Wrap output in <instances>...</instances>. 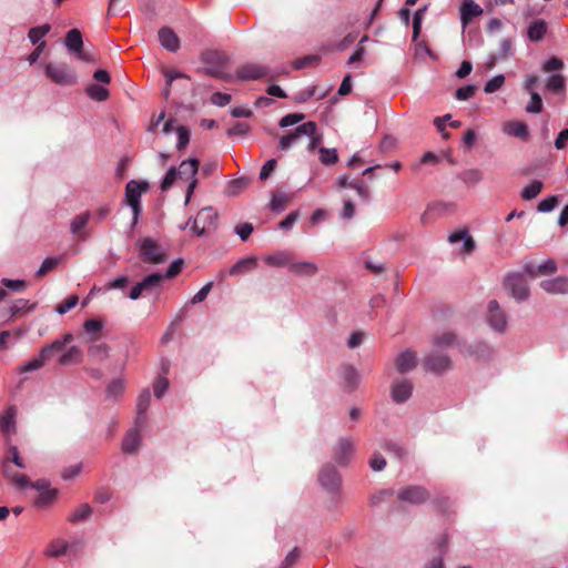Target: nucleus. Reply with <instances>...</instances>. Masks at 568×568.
<instances>
[{
  "label": "nucleus",
  "mask_w": 568,
  "mask_h": 568,
  "mask_svg": "<svg viewBox=\"0 0 568 568\" xmlns=\"http://www.w3.org/2000/svg\"><path fill=\"white\" fill-rule=\"evenodd\" d=\"M320 161L324 165H333L338 161L337 150L332 148H320Z\"/></svg>",
  "instance_id": "58836bf2"
},
{
  "label": "nucleus",
  "mask_w": 568,
  "mask_h": 568,
  "mask_svg": "<svg viewBox=\"0 0 568 568\" xmlns=\"http://www.w3.org/2000/svg\"><path fill=\"white\" fill-rule=\"evenodd\" d=\"M541 68L546 72L558 71L564 68V61L558 57H551L542 63Z\"/></svg>",
  "instance_id": "e2e57ef3"
},
{
  "label": "nucleus",
  "mask_w": 568,
  "mask_h": 568,
  "mask_svg": "<svg viewBox=\"0 0 568 568\" xmlns=\"http://www.w3.org/2000/svg\"><path fill=\"white\" fill-rule=\"evenodd\" d=\"M71 339L72 335L65 334L62 338H58L51 344L43 346L37 357L29 359L19 366V373L27 374L41 368L55 352H61L64 348L65 343L70 342Z\"/></svg>",
  "instance_id": "f257e3e1"
},
{
  "label": "nucleus",
  "mask_w": 568,
  "mask_h": 568,
  "mask_svg": "<svg viewBox=\"0 0 568 568\" xmlns=\"http://www.w3.org/2000/svg\"><path fill=\"white\" fill-rule=\"evenodd\" d=\"M448 241L452 244L463 242V252L467 253V254L471 253L476 247L475 241L470 236V234L468 233L467 230H459V231L452 233L448 236Z\"/></svg>",
  "instance_id": "412c9836"
},
{
  "label": "nucleus",
  "mask_w": 568,
  "mask_h": 568,
  "mask_svg": "<svg viewBox=\"0 0 568 568\" xmlns=\"http://www.w3.org/2000/svg\"><path fill=\"white\" fill-rule=\"evenodd\" d=\"M321 486L331 494H338L341 489V476L332 464L324 465L318 473Z\"/></svg>",
  "instance_id": "423d86ee"
},
{
  "label": "nucleus",
  "mask_w": 568,
  "mask_h": 568,
  "mask_svg": "<svg viewBox=\"0 0 568 568\" xmlns=\"http://www.w3.org/2000/svg\"><path fill=\"white\" fill-rule=\"evenodd\" d=\"M426 10H427V7L424 6L419 9H417L414 13V17H413V41H415L420 34L423 19H424Z\"/></svg>",
  "instance_id": "a19ab883"
},
{
  "label": "nucleus",
  "mask_w": 568,
  "mask_h": 568,
  "mask_svg": "<svg viewBox=\"0 0 568 568\" xmlns=\"http://www.w3.org/2000/svg\"><path fill=\"white\" fill-rule=\"evenodd\" d=\"M141 444V436L139 429L134 428L129 430L122 440V450L125 454H133L136 452Z\"/></svg>",
  "instance_id": "5701e85b"
},
{
  "label": "nucleus",
  "mask_w": 568,
  "mask_h": 568,
  "mask_svg": "<svg viewBox=\"0 0 568 568\" xmlns=\"http://www.w3.org/2000/svg\"><path fill=\"white\" fill-rule=\"evenodd\" d=\"M352 189L356 191V193L362 199V201L369 202V200H371L369 187L362 180H354Z\"/></svg>",
  "instance_id": "603ef678"
},
{
  "label": "nucleus",
  "mask_w": 568,
  "mask_h": 568,
  "mask_svg": "<svg viewBox=\"0 0 568 568\" xmlns=\"http://www.w3.org/2000/svg\"><path fill=\"white\" fill-rule=\"evenodd\" d=\"M65 47L78 53V57L82 60L89 61V57L83 51V40L82 34L78 29H71L68 31L64 39Z\"/></svg>",
  "instance_id": "2eb2a0df"
},
{
  "label": "nucleus",
  "mask_w": 568,
  "mask_h": 568,
  "mask_svg": "<svg viewBox=\"0 0 568 568\" xmlns=\"http://www.w3.org/2000/svg\"><path fill=\"white\" fill-rule=\"evenodd\" d=\"M504 133L509 136L527 141L529 138L528 125L523 121H508L503 126Z\"/></svg>",
  "instance_id": "6ab92c4d"
},
{
  "label": "nucleus",
  "mask_w": 568,
  "mask_h": 568,
  "mask_svg": "<svg viewBox=\"0 0 568 568\" xmlns=\"http://www.w3.org/2000/svg\"><path fill=\"white\" fill-rule=\"evenodd\" d=\"M424 367L427 372L439 375L452 367V359L447 354L433 351L425 356Z\"/></svg>",
  "instance_id": "1a4fd4ad"
},
{
  "label": "nucleus",
  "mask_w": 568,
  "mask_h": 568,
  "mask_svg": "<svg viewBox=\"0 0 568 568\" xmlns=\"http://www.w3.org/2000/svg\"><path fill=\"white\" fill-rule=\"evenodd\" d=\"M540 287L550 294H566L568 293V278L566 276H557L545 280L540 283Z\"/></svg>",
  "instance_id": "a211bd4d"
},
{
  "label": "nucleus",
  "mask_w": 568,
  "mask_h": 568,
  "mask_svg": "<svg viewBox=\"0 0 568 568\" xmlns=\"http://www.w3.org/2000/svg\"><path fill=\"white\" fill-rule=\"evenodd\" d=\"M58 490L54 488L48 489L45 491L39 493V496L34 500V505L38 508H44L50 506L57 498Z\"/></svg>",
  "instance_id": "c9c22d12"
},
{
  "label": "nucleus",
  "mask_w": 568,
  "mask_h": 568,
  "mask_svg": "<svg viewBox=\"0 0 568 568\" xmlns=\"http://www.w3.org/2000/svg\"><path fill=\"white\" fill-rule=\"evenodd\" d=\"M430 494L419 485H409L397 490V499L412 505H420L428 500Z\"/></svg>",
  "instance_id": "0eeeda50"
},
{
  "label": "nucleus",
  "mask_w": 568,
  "mask_h": 568,
  "mask_svg": "<svg viewBox=\"0 0 568 568\" xmlns=\"http://www.w3.org/2000/svg\"><path fill=\"white\" fill-rule=\"evenodd\" d=\"M483 12V8L474 0H463L459 9L463 28H466L474 18L481 16Z\"/></svg>",
  "instance_id": "4468645a"
},
{
  "label": "nucleus",
  "mask_w": 568,
  "mask_h": 568,
  "mask_svg": "<svg viewBox=\"0 0 568 568\" xmlns=\"http://www.w3.org/2000/svg\"><path fill=\"white\" fill-rule=\"evenodd\" d=\"M36 303H30L29 300L18 298L9 307L10 317L17 316L21 312L31 313L36 308Z\"/></svg>",
  "instance_id": "473e14b6"
},
{
  "label": "nucleus",
  "mask_w": 568,
  "mask_h": 568,
  "mask_svg": "<svg viewBox=\"0 0 568 568\" xmlns=\"http://www.w3.org/2000/svg\"><path fill=\"white\" fill-rule=\"evenodd\" d=\"M297 141H298V138H297V134L295 133V131L287 133L283 136H281L280 142H278V149L281 151H286L293 144H295Z\"/></svg>",
  "instance_id": "338daca9"
},
{
  "label": "nucleus",
  "mask_w": 568,
  "mask_h": 568,
  "mask_svg": "<svg viewBox=\"0 0 568 568\" xmlns=\"http://www.w3.org/2000/svg\"><path fill=\"white\" fill-rule=\"evenodd\" d=\"M413 394V384L408 379L394 381L390 388V397L397 404L407 402Z\"/></svg>",
  "instance_id": "ddd939ff"
},
{
  "label": "nucleus",
  "mask_w": 568,
  "mask_h": 568,
  "mask_svg": "<svg viewBox=\"0 0 568 568\" xmlns=\"http://www.w3.org/2000/svg\"><path fill=\"white\" fill-rule=\"evenodd\" d=\"M61 256H48L43 260L40 267L37 271L38 276H43L48 272L52 271L61 262Z\"/></svg>",
  "instance_id": "79ce46f5"
},
{
  "label": "nucleus",
  "mask_w": 568,
  "mask_h": 568,
  "mask_svg": "<svg viewBox=\"0 0 568 568\" xmlns=\"http://www.w3.org/2000/svg\"><path fill=\"white\" fill-rule=\"evenodd\" d=\"M176 135H178V141H176V149L178 150H184L189 142H190V131L186 126L184 125H180L176 128Z\"/></svg>",
  "instance_id": "09e8293b"
},
{
  "label": "nucleus",
  "mask_w": 568,
  "mask_h": 568,
  "mask_svg": "<svg viewBox=\"0 0 568 568\" xmlns=\"http://www.w3.org/2000/svg\"><path fill=\"white\" fill-rule=\"evenodd\" d=\"M149 184L146 182H138L131 180L125 185V203L132 211L142 210L141 192L146 191Z\"/></svg>",
  "instance_id": "9b49d317"
},
{
  "label": "nucleus",
  "mask_w": 568,
  "mask_h": 568,
  "mask_svg": "<svg viewBox=\"0 0 568 568\" xmlns=\"http://www.w3.org/2000/svg\"><path fill=\"white\" fill-rule=\"evenodd\" d=\"M183 258H176L174 260L169 267L166 268L165 273H162L163 281L165 278H173L175 277L182 270L183 266Z\"/></svg>",
  "instance_id": "bf43d9fd"
},
{
  "label": "nucleus",
  "mask_w": 568,
  "mask_h": 568,
  "mask_svg": "<svg viewBox=\"0 0 568 568\" xmlns=\"http://www.w3.org/2000/svg\"><path fill=\"white\" fill-rule=\"evenodd\" d=\"M0 429L8 434L16 432V410L13 407H9L0 417Z\"/></svg>",
  "instance_id": "7c9ffc66"
},
{
  "label": "nucleus",
  "mask_w": 568,
  "mask_h": 568,
  "mask_svg": "<svg viewBox=\"0 0 568 568\" xmlns=\"http://www.w3.org/2000/svg\"><path fill=\"white\" fill-rule=\"evenodd\" d=\"M354 452L355 447L353 442L347 437H343L333 449V458L338 465L345 466L351 462Z\"/></svg>",
  "instance_id": "f8f14e48"
},
{
  "label": "nucleus",
  "mask_w": 568,
  "mask_h": 568,
  "mask_svg": "<svg viewBox=\"0 0 568 568\" xmlns=\"http://www.w3.org/2000/svg\"><path fill=\"white\" fill-rule=\"evenodd\" d=\"M505 288L511 294V296L523 302L529 297V287L526 278L520 273H510L504 281Z\"/></svg>",
  "instance_id": "20e7f679"
},
{
  "label": "nucleus",
  "mask_w": 568,
  "mask_h": 568,
  "mask_svg": "<svg viewBox=\"0 0 568 568\" xmlns=\"http://www.w3.org/2000/svg\"><path fill=\"white\" fill-rule=\"evenodd\" d=\"M178 178V169L172 166L163 176L161 181V191L166 192L175 182Z\"/></svg>",
  "instance_id": "4d7b16f0"
},
{
  "label": "nucleus",
  "mask_w": 568,
  "mask_h": 568,
  "mask_svg": "<svg viewBox=\"0 0 568 568\" xmlns=\"http://www.w3.org/2000/svg\"><path fill=\"white\" fill-rule=\"evenodd\" d=\"M317 125L313 121L305 122L300 124L294 131L297 134L298 140L303 136H312L316 133Z\"/></svg>",
  "instance_id": "3c124183"
},
{
  "label": "nucleus",
  "mask_w": 568,
  "mask_h": 568,
  "mask_svg": "<svg viewBox=\"0 0 568 568\" xmlns=\"http://www.w3.org/2000/svg\"><path fill=\"white\" fill-rule=\"evenodd\" d=\"M302 120H304L303 113H288L280 120L278 124L281 128H288L300 123Z\"/></svg>",
  "instance_id": "680f3d73"
},
{
  "label": "nucleus",
  "mask_w": 568,
  "mask_h": 568,
  "mask_svg": "<svg viewBox=\"0 0 568 568\" xmlns=\"http://www.w3.org/2000/svg\"><path fill=\"white\" fill-rule=\"evenodd\" d=\"M91 513H92V509H91L90 505L84 504L73 511V514L69 517V520L71 523H78V521L84 520V519L89 518Z\"/></svg>",
  "instance_id": "5fc2aeb1"
},
{
  "label": "nucleus",
  "mask_w": 568,
  "mask_h": 568,
  "mask_svg": "<svg viewBox=\"0 0 568 568\" xmlns=\"http://www.w3.org/2000/svg\"><path fill=\"white\" fill-rule=\"evenodd\" d=\"M51 27L48 23L42 26L33 27L28 32V38L33 44H40L41 40L48 34Z\"/></svg>",
  "instance_id": "e433bc0d"
},
{
  "label": "nucleus",
  "mask_w": 568,
  "mask_h": 568,
  "mask_svg": "<svg viewBox=\"0 0 568 568\" xmlns=\"http://www.w3.org/2000/svg\"><path fill=\"white\" fill-rule=\"evenodd\" d=\"M486 322L493 331L500 334L506 332L507 316L496 300L488 302Z\"/></svg>",
  "instance_id": "39448f33"
},
{
  "label": "nucleus",
  "mask_w": 568,
  "mask_h": 568,
  "mask_svg": "<svg viewBox=\"0 0 568 568\" xmlns=\"http://www.w3.org/2000/svg\"><path fill=\"white\" fill-rule=\"evenodd\" d=\"M236 78L242 81H255L263 78L274 79L271 69L263 64L246 63L236 70Z\"/></svg>",
  "instance_id": "6e6552de"
},
{
  "label": "nucleus",
  "mask_w": 568,
  "mask_h": 568,
  "mask_svg": "<svg viewBox=\"0 0 568 568\" xmlns=\"http://www.w3.org/2000/svg\"><path fill=\"white\" fill-rule=\"evenodd\" d=\"M530 101L526 105V112L528 113H540L542 111V99L538 92H530Z\"/></svg>",
  "instance_id": "c03bdc74"
},
{
  "label": "nucleus",
  "mask_w": 568,
  "mask_h": 568,
  "mask_svg": "<svg viewBox=\"0 0 568 568\" xmlns=\"http://www.w3.org/2000/svg\"><path fill=\"white\" fill-rule=\"evenodd\" d=\"M341 378L345 387L353 390L358 384L359 375L354 366L346 364L341 368Z\"/></svg>",
  "instance_id": "b1692460"
},
{
  "label": "nucleus",
  "mask_w": 568,
  "mask_h": 568,
  "mask_svg": "<svg viewBox=\"0 0 568 568\" xmlns=\"http://www.w3.org/2000/svg\"><path fill=\"white\" fill-rule=\"evenodd\" d=\"M81 357V352L77 346H71L67 352H64L59 358V363L62 365H68L71 362H78Z\"/></svg>",
  "instance_id": "de8ad7c7"
},
{
  "label": "nucleus",
  "mask_w": 568,
  "mask_h": 568,
  "mask_svg": "<svg viewBox=\"0 0 568 568\" xmlns=\"http://www.w3.org/2000/svg\"><path fill=\"white\" fill-rule=\"evenodd\" d=\"M199 220L201 221L202 223V226L204 229V231L206 229H216L217 226V213L216 211L212 207V206H206V207H203L200 212H199Z\"/></svg>",
  "instance_id": "a878e982"
},
{
  "label": "nucleus",
  "mask_w": 568,
  "mask_h": 568,
  "mask_svg": "<svg viewBox=\"0 0 568 568\" xmlns=\"http://www.w3.org/2000/svg\"><path fill=\"white\" fill-rule=\"evenodd\" d=\"M464 42L470 48H479L484 43L481 32L478 28H470L464 32Z\"/></svg>",
  "instance_id": "f704fd0d"
},
{
  "label": "nucleus",
  "mask_w": 568,
  "mask_h": 568,
  "mask_svg": "<svg viewBox=\"0 0 568 568\" xmlns=\"http://www.w3.org/2000/svg\"><path fill=\"white\" fill-rule=\"evenodd\" d=\"M491 347L484 342H475L474 356L478 359H487L491 356Z\"/></svg>",
  "instance_id": "864d4df0"
},
{
  "label": "nucleus",
  "mask_w": 568,
  "mask_h": 568,
  "mask_svg": "<svg viewBox=\"0 0 568 568\" xmlns=\"http://www.w3.org/2000/svg\"><path fill=\"white\" fill-rule=\"evenodd\" d=\"M505 83V77L503 74H497L489 79L484 87V92L489 94L498 91L503 84Z\"/></svg>",
  "instance_id": "49530a36"
},
{
  "label": "nucleus",
  "mask_w": 568,
  "mask_h": 568,
  "mask_svg": "<svg viewBox=\"0 0 568 568\" xmlns=\"http://www.w3.org/2000/svg\"><path fill=\"white\" fill-rule=\"evenodd\" d=\"M476 85L467 84L459 87L455 92V98L459 101L469 100L476 92Z\"/></svg>",
  "instance_id": "6e6d98bb"
},
{
  "label": "nucleus",
  "mask_w": 568,
  "mask_h": 568,
  "mask_svg": "<svg viewBox=\"0 0 568 568\" xmlns=\"http://www.w3.org/2000/svg\"><path fill=\"white\" fill-rule=\"evenodd\" d=\"M558 205V196L557 195H550V196H547L545 199H542L538 206H537V210L538 212L540 213H549L551 212L556 206Z\"/></svg>",
  "instance_id": "8fccbe9b"
},
{
  "label": "nucleus",
  "mask_w": 568,
  "mask_h": 568,
  "mask_svg": "<svg viewBox=\"0 0 568 568\" xmlns=\"http://www.w3.org/2000/svg\"><path fill=\"white\" fill-rule=\"evenodd\" d=\"M250 184V179L248 178H245V176H242V178H239V179H235V180H232L229 185H227V193L230 195H236L239 194L242 190H244L245 187H247Z\"/></svg>",
  "instance_id": "a18cd8bd"
},
{
  "label": "nucleus",
  "mask_w": 568,
  "mask_h": 568,
  "mask_svg": "<svg viewBox=\"0 0 568 568\" xmlns=\"http://www.w3.org/2000/svg\"><path fill=\"white\" fill-rule=\"evenodd\" d=\"M199 160L195 158H191L187 160H184L181 162L179 169H178V175L181 178L183 175H190L191 181L189 182L186 194H185V204H187L191 200V196L196 187L197 179L195 178L197 171H199Z\"/></svg>",
  "instance_id": "9d476101"
},
{
  "label": "nucleus",
  "mask_w": 568,
  "mask_h": 568,
  "mask_svg": "<svg viewBox=\"0 0 568 568\" xmlns=\"http://www.w3.org/2000/svg\"><path fill=\"white\" fill-rule=\"evenodd\" d=\"M566 80L561 74H551L546 82L545 89L551 93L558 94L565 90Z\"/></svg>",
  "instance_id": "72a5a7b5"
},
{
  "label": "nucleus",
  "mask_w": 568,
  "mask_h": 568,
  "mask_svg": "<svg viewBox=\"0 0 568 568\" xmlns=\"http://www.w3.org/2000/svg\"><path fill=\"white\" fill-rule=\"evenodd\" d=\"M292 261V255L283 251L276 252L265 257V263L274 267L287 266L290 268Z\"/></svg>",
  "instance_id": "cd10ccee"
},
{
  "label": "nucleus",
  "mask_w": 568,
  "mask_h": 568,
  "mask_svg": "<svg viewBox=\"0 0 568 568\" xmlns=\"http://www.w3.org/2000/svg\"><path fill=\"white\" fill-rule=\"evenodd\" d=\"M1 284L13 292H22L27 286V282L24 280L2 278Z\"/></svg>",
  "instance_id": "69168bd1"
},
{
  "label": "nucleus",
  "mask_w": 568,
  "mask_h": 568,
  "mask_svg": "<svg viewBox=\"0 0 568 568\" xmlns=\"http://www.w3.org/2000/svg\"><path fill=\"white\" fill-rule=\"evenodd\" d=\"M124 390V382L121 378L112 379L106 386V397L108 398H118L122 395Z\"/></svg>",
  "instance_id": "4c0bfd02"
},
{
  "label": "nucleus",
  "mask_w": 568,
  "mask_h": 568,
  "mask_svg": "<svg viewBox=\"0 0 568 568\" xmlns=\"http://www.w3.org/2000/svg\"><path fill=\"white\" fill-rule=\"evenodd\" d=\"M151 402V392L149 388H144L138 397L136 410L146 412Z\"/></svg>",
  "instance_id": "052dcab7"
},
{
  "label": "nucleus",
  "mask_w": 568,
  "mask_h": 568,
  "mask_svg": "<svg viewBox=\"0 0 568 568\" xmlns=\"http://www.w3.org/2000/svg\"><path fill=\"white\" fill-rule=\"evenodd\" d=\"M544 183L540 180H531L526 186L520 191V196L525 201H531L538 196V194L542 191Z\"/></svg>",
  "instance_id": "c756f323"
},
{
  "label": "nucleus",
  "mask_w": 568,
  "mask_h": 568,
  "mask_svg": "<svg viewBox=\"0 0 568 568\" xmlns=\"http://www.w3.org/2000/svg\"><path fill=\"white\" fill-rule=\"evenodd\" d=\"M459 180H462L467 186H475L479 182L483 181L484 174L479 169H467L458 174Z\"/></svg>",
  "instance_id": "c85d7f7f"
},
{
  "label": "nucleus",
  "mask_w": 568,
  "mask_h": 568,
  "mask_svg": "<svg viewBox=\"0 0 568 568\" xmlns=\"http://www.w3.org/2000/svg\"><path fill=\"white\" fill-rule=\"evenodd\" d=\"M455 342H456V335L452 332H445L440 335H437L434 338V345H436V346L453 345Z\"/></svg>",
  "instance_id": "774afa93"
},
{
  "label": "nucleus",
  "mask_w": 568,
  "mask_h": 568,
  "mask_svg": "<svg viewBox=\"0 0 568 568\" xmlns=\"http://www.w3.org/2000/svg\"><path fill=\"white\" fill-rule=\"evenodd\" d=\"M67 542H51L45 550V555L55 558L64 555L67 552Z\"/></svg>",
  "instance_id": "13d9d810"
},
{
  "label": "nucleus",
  "mask_w": 568,
  "mask_h": 568,
  "mask_svg": "<svg viewBox=\"0 0 568 568\" xmlns=\"http://www.w3.org/2000/svg\"><path fill=\"white\" fill-rule=\"evenodd\" d=\"M158 36L161 45L165 50L176 52L180 49V39L171 28L162 27L159 30Z\"/></svg>",
  "instance_id": "dca6fc26"
},
{
  "label": "nucleus",
  "mask_w": 568,
  "mask_h": 568,
  "mask_svg": "<svg viewBox=\"0 0 568 568\" xmlns=\"http://www.w3.org/2000/svg\"><path fill=\"white\" fill-rule=\"evenodd\" d=\"M548 31V24L544 19H536L527 28V38L530 42H540Z\"/></svg>",
  "instance_id": "aec40b11"
},
{
  "label": "nucleus",
  "mask_w": 568,
  "mask_h": 568,
  "mask_svg": "<svg viewBox=\"0 0 568 568\" xmlns=\"http://www.w3.org/2000/svg\"><path fill=\"white\" fill-rule=\"evenodd\" d=\"M109 349L110 348H109L108 344L101 342V343L92 344L89 347L88 353L90 356L98 358L100 361H103L108 357Z\"/></svg>",
  "instance_id": "37998d69"
},
{
  "label": "nucleus",
  "mask_w": 568,
  "mask_h": 568,
  "mask_svg": "<svg viewBox=\"0 0 568 568\" xmlns=\"http://www.w3.org/2000/svg\"><path fill=\"white\" fill-rule=\"evenodd\" d=\"M139 258L144 264H163L168 261L164 250L152 237H143L136 242Z\"/></svg>",
  "instance_id": "f03ea898"
},
{
  "label": "nucleus",
  "mask_w": 568,
  "mask_h": 568,
  "mask_svg": "<svg viewBox=\"0 0 568 568\" xmlns=\"http://www.w3.org/2000/svg\"><path fill=\"white\" fill-rule=\"evenodd\" d=\"M79 302V297L77 295H71L69 296L63 303H60L57 307H55V312L58 314H65L68 313L70 310H72Z\"/></svg>",
  "instance_id": "0e129e2a"
},
{
  "label": "nucleus",
  "mask_w": 568,
  "mask_h": 568,
  "mask_svg": "<svg viewBox=\"0 0 568 568\" xmlns=\"http://www.w3.org/2000/svg\"><path fill=\"white\" fill-rule=\"evenodd\" d=\"M290 271L298 276H313L317 273V265L313 262L302 261L290 264Z\"/></svg>",
  "instance_id": "393cba45"
},
{
  "label": "nucleus",
  "mask_w": 568,
  "mask_h": 568,
  "mask_svg": "<svg viewBox=\"0 0 568 568\" xmlns=\"http://www.w3.org/2000/svg\"><path fill=\"white\" fill-rule=\"evenodd\" d=\"M85 93L90 99L97 102H103L108 100L110 95L106 88L97 83L89 84L85 89Z\"/></svg>",
  "instance_id": "2f4dec72"
},
{
  "label": "nucleus",
  "mask_w": 568,
  "mask_h": 568,
  "mask_svg": "<svg viewBox=\"0 0 568 568\" xmlns=\"http://www.w3.org/2000/svg\"><path fill=\"white\" fill-rule=\"evenodd\" d=\"M256 266V258L254 256L240 258L235 264H233L229 271L230 275H240L244 274Z\"/></svg>",
  "instance_id": "bb28decb"
},
{
  "label": "nucleus",
  "mask_w": 568,
  "mask_h": 568,
  "mask_svg": "<svg viewBox=\"0 0 568 568\" xmlns=\"http://www.w3.org/2000/svg\"><path fill=\"white\" fill-rule=\"evenodd\" d=\"M89 219H90V213L89 212L75 215L72 219L71 224H70L71 233L72 234L80 233L81 230H83L87 226V224L89 222Z\"/></svg>",
  "instance_id": "ea45409f"
},
{
  "label": "nucleus",
  "mask_w": 568,
  "mask_h": 568,
  "mask_svg": "<svg viewBox=\"0 0 568 568\" xmlns=\"http://www.w3.org/2000/svg\"><path fill=\"white\" fill-rule=\"evenodd\" d=\"M417 365L416 353L412 349L402 352L395 359V367L398 373L406 374Z\"/></svg>",
  "instance_id": "f3484780"
},
{
  "label": "nucleus",
  "mask_w": 568,
  "mask_h": 568,
  "mask_svg": "<svg viewBox=\"0 0 568 568\" xmlns=\"http://www.w3.org/2000/svg\"><path fill=\"white\" fill-rule=\"evenodd\" d=\"M163 276L161 272H152L144 276L139 283L143 293L150 294L160 291Z\"/></svg>",
  "instance_id": "4be33fe9"
},
{
  "label": "nucleus",
  "mask_w": 568,
  "mask_h": 568,
  "mask_svg": "<svg viewBox=\"0 0 568 568\" xmlns=\"http://www.w3.org/2000/svg\"><path fill=\"white\" fill-rule=\"evenodd\" d=\"M44 73L52 82L60 85H73L78 81L75 72L67 63L62 62L47 63Z\"/></svg>",
  "instance_id": "7ed1b4c3"
}]
</instances>
